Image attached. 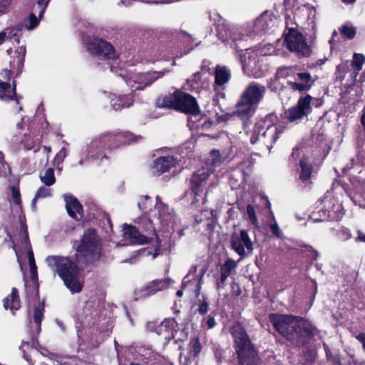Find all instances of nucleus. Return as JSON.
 <instances>
[{"mask_svg": "<svg viewBox=\"0 0 365 365\" xmlns=\"http://www.w3.org/2000/svg\"><path fill=\"white\" fill-rule=\"evenodd\" d=\"M191 350L197 356L201 351L202 347L198 338H194L190 341Z\"/></svg>", "mask_w": 365, "mask_h": 365, "instance_id": "864d4df0", "label": "nucleus"}, {"mask_svg": "<svg viewBox=\"0 0 365 365\" xmlns=\"http://www.w3.org/2000/svg\"><path fill=\"white\" fill-rule=\"evenodd\" d=\"M177 101V91L173 93H169L158 98L156 105L159 108H172L175 109V103Z\"/></svg>", "mask_w": 365, "mask_h": 365, "instance_id": "72a5a7b5", "label": "nucleus"}, {"mask_svg": "<svg viewBox=\"0 0 365 365\" xmlns=\"http://www.w3.org/2000/svg\"><path fill=\"white\" fill-rule=\"evenodd\" d=\"M39 178L41 182L47 187L53 185L56 182L54 170L51 168L46 169L44 173L40 175Z\"/></svg>", "mask_w": 365, "mask_h": 365, "instance_id": "ea45409f", "label": "nucleus"}, {"mask_svg": "<svg viewBox=\"0 0 365 365\" xmlns=\"http://www.w3.org/2000/svg\"><path fill=\"white\" fill-rule=\"evenodd\" d=\"M0 163L4 168L5 167V165H6V167L9 169V165L6 164V163L4 160V154L1 151H0Z\"/></svg>", "mask_w": 365, "mask_h": 365, "instance_id": "774afa93", "label": "nucleus"}, {"mask_svg": "<svg viewBox=\"0 0 365 365\" xmlns=\"http://www.w3.org/2000/svg\"><path fill=\"white\" fill-rule=\"evenodd\" d=\"M302 11L305 12L308 14V19L312 20L313 22V19L315 18L316 10L314 7L309 6H304L302 8Z\"/></svg>", "mask_w": 365, "mask_h": 365, "instance_id": "4d7b16f0", "label": "nucleus"}, {"mask_svg": "<svg viewBox=\"0 0 365 365\" xmlns=\"http://www.w3.org/2000/svg\"><path fill=\"white\" fill-rule=\"evenodd\" d=\"M15 98L16 103H19L20 97L16 93V84L13 83V86L6 82H0V99L3 101H9Z\"/></svg>", "mask_w": 365, "mask_h": 365, "instance_id": "cd10ccee", "label": "nucleus"}, {"mask_svg": "<svg viewBox=\"0 0 365 365\" xmlns=\"http://www.w3.org/2000/svg\"><path fill=\"white\" fill-rule=\"evenodd\" d=\"M86 44L88 50L93 55L103 56L106 59H114L118 57V53L114 47L104 40L94 38Z\"/></svg>", "mask_w": 365, "mask_h": 365, "instance_id": "6ab92c4d", "label": "nucleus"}, {"mask_svg": "<svg viewBox=\"0 0 365 365\" xmlns=\"http://www.w3.org/2000/svg\"><path fill=\"white\" fill-rule=\"evenodd\" d=\"M50 0H36V6H34V10L38 9V16L41 19L45 11L46 8L48 6Z\"/></svg>", "mask_w": 365, "mask_h": 365, "instance_id": "3c124183", "label": "nucleus"}, {"mask_svg": "<svg viewBox=\"0 0 365 365\" xmlns=\"http://www.w3.org/2000/svg\"><path fill=\"white\" fill-rule=\"evenodd\" d=\"M38 21L34 14H31L29 16L24 19L23 26L27 30H31L37 26Z\"/></svg>", "mask_w": 365, "mask_h": 365, "instance_id": "49530a36", "label": "nucleus"}, {"mask_svg": "<svg viewBox=\"0 0 365 365\" xmlns=\"http://www.w3.org/2000/svg\"><path fill=\"white\" fill-rule=\"evenodd\" d=\"M340 32L348 39H352L356 36V29L351 24H344L341 26Z\"/></svg>", "mask_w": 365, "mask_h": 365, "instance_id": "a18cd8bd", "label": "nucleus"}, {"mask_svg": "<svg viewBox=\"0 0 365 365\" xmlns=\"http://www.w3.org/2000/svg\"><path fill=\"white\" fill-rule=\"evenodd\" d=\"M132 4V0H120L118 2V6H130Z\"/></svg>", "mask_w": 365, "mask_h": 365, "instance_id": "338daca9", "label": "nucleus"}, {"mask_svg": "<svg viewBox=\"0 0 365 365\" xmlns=\"http://www.w3.org/2000/svg\"><path fill=\"white\" fill-rule=\"evenodd\" d=\"M178 159L173 155L161 156L156 158L151 166L150 171L153 175L159 176L170 170L178 163Z\"/></svg>", "mask_w": 365, "mask_h": 365, "instance_id": "5701e85b", "label": "nucleus"}, {"mask_svg": "<svg viewBox=\"0 0 365 365\" xmlns=\"http://www.w3.org/2000/svg\"><path fill=\"white\" fill-rule=\"evenodd\" d=\"M135 226L125 225L124 237L132 244H145L155 235L156 228L153 222L147 215H143L135 220Z\"/></svg>", "mask_w": 365, "mask_h": 365, "instance_id": "6e6552de", "label": "nucleus"}, {"mask_svg": "<svg viewBox=\"0 0 365 365\" xmlns=\"http://www.w3.org/2000/svg\"><path fill=\"white\" fill-rule=\"evenodd\" d=\"M3 303L4 308L6 309H9L11 312L20 309L21 302L18 289L15 287H13L11 289V294L4 299Z\"/></svg>", "mask_w": 365, "mask_h": 365, "instance_id": "7c9ffc66", "label": "nucleus"}, {"mask_svg": "<svg viewBox=\"0 0 365 365\" xmlns=\"http://www.w3.org/2000/svg\"><path fill=\"white\" fill-rule=\"evenodd\" d=\"M43 310H44V304L43 303H40L38 307H36L34 312V323H35V329L34 330L31 338L34 340L36 336L41 331V323L43 317Z\"/></svg>", "mask_w": 365, "mask_h": 365, "instance_id": "f704fd0d", "label": "nucleus"}, {"mask_svg": "<svg viewBox=\"0 0 365 365\" xmlns=\"http://www.w3.org/2000/svg\"><path fill=\"white\" fill-rule=\"evenodd\" d=\"M153 216L161 228L168 232L173 229L174 225L177 223L178 220L173 209L163 203L158 196L156 197V203L153 211Z\"/></svg>", "mask_w": 365, "mask_h": 365, "instance_id": "9b49d317", "label": "nucleus"}, {"mask_svg": "<svg viewBox=\"0 0 365 365\" xmlns=\"http://www.w3.org/2000/svg\"><path fill=\"white\" fill-rule=\"evenodd\" d=\"M133 100L131 95L115 96L110 100V105L115 110L129 108L133 105Z\"/></svg>", "mask_w": 365, "mask_h": 365, "instance_id": "2f4dec72", "label": "nucleus"}, {"mask_svg": "<svg viewBox=\"0 0 365 365\" xmlns=\"http://www.w3.org/2000/svg\"><path fill=\"white\" fill-rule=\"evenodd\" d=\"M336 235L343 241H346L351 239L352 236L351 231L348 228L344 227L337 230Z\"/></svg>", "mask_w": 365, "mask_h": 365, "instance_id": "8fccbe9b", "label": "nucleus"}, {"mask_svg": "<svg viewBox=\"0 0 365 365\" xmlns=\"http://www.w3.org/2000/svg\"><path fill=\"white\" fill-rule=\"evenodd\" d=\"M212 73L207 66H202L200 71H197L186 80L182 88L191 92H200V90L208 88Z\"/></svg>", "mask_w": 365, "mask_h": 365, "instance_id": "ddd939ff", "label": "nucleus"}, {"mask_svg": "<svg viewBox=\"0 0 365 365\" xmlns=\"http://www.w3.org/2000/svg\"><path fill=\"white\" fill-rule=\"evenodd\" d=\"M13 0H0V15L7 12Z\"/></svg>", "mask_w": 365, "mask_h": 365, "instance_id": "13d9d810", "label": "nucleus"}, {"mask_svg": "<svg viewBox=\"0 0 365 365\" xmlns=\"http://www.w3.org/2000/svg\"><path fill=\"white\" fill-rule=\"evenodd\" d=\"M26 55L25 46H19L14 52V59L10 61L11 70L17 73L21 71L24 66V57Z\"/></svg>", "mask_w": 365, "mask_h": 365, "instance_id": "c756f323", "label": "nucleus"}, {"mask_svg": "<svg viewBox=\"0 0 365 365\" xmlns=\"http://www.w3.org/2000/svg\"><path fill=\"white\" fill-rule=\"evenodd\" d=\"M257 107L242 96L236 104L235 113L242 118H248L255 112Z\"/></svg>", "mask_w": 365, "mask_h": 365, "instance_id": "bb28decb", "label": "nucleus"}, {"mask_svg": "<svg viewBox=\"0 0 365 365\" xmlns=\"http://www.w3.org/2000/svg\"><path fill=\"white\" fill-rule=\"evenodd\" d=\"M276 20L277 19H274V21L272 17L267 14L261 15L255 21V33L267 31L275 26Z\"/></svg>", "mask_w": 365, "mask_h": 365, "instance_id": "c85d7f7f", "label": "nucleus"}, {"mask_svg": "<svg viewBox=\"0 0 365 365\" xmlns=\"http://www.w3.org/2000/svg\"><path fill=\"white\" fill-rule=\"evenodd\" d=\"M312 215L314 222H322L327 220H339L344 215L341 205L332 197L331 195H326L319 202Z\"/></svg>", "mask_w": 365, "mask_h": 365, "instance_id": "1a4fd4ad", "label": "nucleus"}, {"mask_svg": "<svg viewBox=\"0 0 365 365\" xmlns=\"http://www.w3.org/2000/svg\"><path fill=\"white\" fill-rule=\"evenodd\" d=\"M236 354L240 365H259V358L244 327L240 324L231 328Z\"/></svg>", "mask_w": 365, "mask_h": 365, "instance_id": "39448f33", "label": "nucleus"}, {"mask_svg": "<svg viewBox=\"0 0 365 365\" xmlns=\"http://www.w3.org/2000/svg\"><path fill=\"white\" fill-rule=\"evenodd\" d=\"M197 266H192L188 274L184 277L182 281V285L185 286L186 284L190 283L191 281L194 279V276L197 272Z\"/></svg>", "mask_w": 365, "mask_h": 365, "instance_id": "5fc2aeb1", "label": "nucleus"}, {"mask_svg": "<svg viewBox=\"0 0 365 365\" xmlns=\"http://www.w3.org/2000/svg\"><path fill=\"white\" fill-rule=\"evenodd\" d=\"M204 274H205V272L202 271L200 274V278H199V280H198V284L197 285V294H199L200 292V290L201 289V284H202L203 281H202V278H203V276H204Z\"/></svg>", "mask_w": 365, "mask_h": 365, "instance_id": "69168bd1", "label": "nucleus"}, {"mask_svg": "<svg viewBox=\"0 0 365 365\" xmlns=\"http://www.w3.org/2000/svg\"><path fill=\"white\" fill-rule=\"evenodd\" d=\"M284 43L291 52L299 56H309L311 54V48L307 43L304 36L294 29H289Z\"/></svg>", "mask_w": 365, "mask_h": 365, "instance_id": "f8f14e48", "label": "nucleus"}, {"mask_svg": "<svg viewBox=\"0 0 365 365\" xmlns=\"http://www.w3.org/2000/svg\"><path fill=\"white\" fill-rule=\"evenodd\" d=\"M101 239L94 229L86 230L76 249L75 257L79 263H92L101 256Z\"/></svg>", "mask_w": 365, "mask_h": 365, "instance_id": "0eeeda50", "label": "nucleus"}, {"mask_svg": "<svg viewBox=\"0 0 365 365\" xmlns=\"http://www.w3.org/2000/svg\"><path fill=\"white\" fill-rule=\"evenodd\" d=\"M206 324L207 325V327L209 329H212L215 327V319L214 317H210L206 321Z\"/></svg>", "mask_w": 365, "mask_h": 365, "instance_id": "0e129e2a", "label": "nucleus"}, {"mask_svg": "<svg viewBox=\"0 0 365 365\" xmlns=\"http://www.w3.org/2000/svg\"><path fill=\"white\" fill-rule=\"evenodd\" d=\"M208 311V304L207 302H202L200 304L198 312L200 314H205Z\"/></svg>", "mask_w": 365, "mask_h": 365, "instance_id": "680f3d73", "label": "nucleus"}, {"mask_svg": "<svg viewBox=\"0 0 365 365\" xmlns=\"http://www.w3.org/2000/svg\"><path fill=\"white\" fill-rule=\"evenodd\" d=\"M276 118L275 115H269L264 118L257 120L252 129L247 131L250 143L255 144L259 141L270 149L283 132V129L279 125L274 123Z\"/></svg>", "mask_w": 365, "mask_h": 365, "instance_id": "20e7f679", "label": "nucleus"}, {"mask_svg": "<svg viewBox=\"0 0 365 365\" xmlns=\"http://www.w3.org/2000/svg\"><path fill=\"white\" fill-rule=\"evenodd\" d=\"M237 263L232 259H227L220 268V281L224 283L232 272L236 268Z\"/></svg>", "mask_w": 365, "mask_h": 365, "instance_id": "c9c22d12", "label": "nucleus"}, {"mask_svg": "<svg viewBox=\"0 0 365 365\" xmlns=\"http://www.w3.org/2000/svg\"><path fill=\"white\" fill-rule=\"evenodd\" d=\"M178 38L184 44H186V45H190L192 43V37L189 34L185 33V32H180L178 34Z\"/></svg>", "mask_w": 365, "mask_h": 365, "instance_id": "bf43d9fd", "label": "nucleus"}, {"mask_svg": "<svg viewBox=\"0 0 365 365\" xmlns=\"http://www.w3.org/2000/svg\"><path fill=\"white\" fill-rule=\"evenodd\" d=\"M266 92L264 86L253 82L250 83L242 93V96L257 107L259 102L262 100Z\"/></svg>", "mask_w": 365, "mask_h": 365, "instance_id": "b1692460", "label": "nucleus"}, {"mask_svg": "<svg viewBox=\"0 0 365 365\" xmlns=\"http://www.w3.org/2000/svg\"><path fill=\"white\" fill-rule=\"evenodd\" d=\"M175 321L174 319H166L163 320L160 327V333H162L163 331L168 333V335L170 334H173V331L175 327Z\"/></svg>", "mask_w": 365, "mask_h": 365, "instance_id": "37998d69", "label": "nucleus"}, {"mask_svg": "<svg viewBox=\"0 0 365 365\" xmlns=\"http://www.w3.org/2000/svg\"><path fill=\"white\" fill-rule=\"evenodd\" d=\"M313 98L310 95L300 97L297 103L285 112V116L289 122L302 119L312 112L311 102Z\"/></svg>", "mask_w": 365, "mask_h": 365, "instance_id": "f3484780", "label": "nucleus"}, {"mask_svg": "<svg viewBox=\"0 0 365 365\" xmlns=\"http://www.w3.org/2000/svg\"><path fill=\"white\" fill-rule=\"evenodd\" d=\"M246 213L250 222L256 227H259L257 217L254 207L251 205H248L246 208Z\"/></svg>", "mask_w": 365, "mask_h": 365, "instance_id": "de8ad7c7", "label": "nucleus"}, {"mask_svg": "<svg viewBox=\"0 0 365 365\" xmlns=\"http://www.w3.org/2000/svg\"><path fill=\"white\" fill-rule=\"evenodd\" d=\"M217 35L222 41L231 39L235 42L247 41L249 36L252 37V36L251 34L250 35L245 34L243 28L225 24L218 25Z\"/></svg>", "mask_w": 365, "mask_h": 365, "instance_id": "aec40b11", "label": "nucleus"}, {"mask_svg": "<svg viewBox=\"0 0 365 365\" xmlns=\"http://www.w3.org/2000/svg\"><path fill=\"white\" fill-rule=\"evenodd\" d=\"M365 63V56L360 53H354L351 61V66L356 74L362 69V66Z\"/></svg>", "mask_w": 365, "mask_h": 365, "instance_id": "79ce46f5", "label": "nucleus"}, {"mask_svg": "<svg viewBox=\"0 0 365 365\" xmlns=\"http://www.w3.org/2000/svg\"><path fill=\"white\" fill-rule=\"evenodd\" d=\"M299 328L300 332L304 333L307 336L315 334L316 328L310 323V322L296 317V329Z\"/></svg>", "mask_w": 365, "mask_h": 365, "instance_id": "e433bc0d", "label": "nucleus"}, {"mask_svg": "<svg viewBox=\"0 0 365 365\" xmlns=\"http://www.w3.org/2000/svg\"><path fill=\"white\" fill-rule=\"evenodd\" d=\"M20 230L17 234L10 235V238L13 242V248L16 252L18 262L20 268L23 270L22 259L26 257L29 260L30 272L33 279V291L32 293L37 294L38 287L35 283V279L37 276V267L35 264V259L31 247L29 240L27 227L24 222V218L19 217Z\"/></svg>", "mask_w": 365, "mask_h": 365, "instance_id": "7ed1b4c3", "label": "nucleus"}, {"mask_svg": "<svg viewBox=\"0 0 365 365\" xmlns=\"http://www.w3.org/2000/svg\"><path fill=\"white\" fill-rule=\"evenodd\" d=\"M236 354L240 365H259V358L244 327L240 324L231 328Z\"/></svg>", "mask_w": 365, "mask_h": 365, "instance_id": "423d86ee", "label": "nucleus"}, {"mask_svg": "<svg viewBox=\"0 0 365 365\" xmlns=\"http://www.w3.org/2000/svg\"><path fill=\"white\" fill-rule=\"evenodd\" d=\"M271 214H272V220H273V222L270 223L269 224V227H270V229L272 232V233L278 238H281L282 237V232L279 227V225H277L276 220H275V218L273 215V212L271 211Z\"/></svg>", "mask_w": 365, "mask_h": 365, "instance_id": "603ef678", "label": "nucleus"}, {"mask_svg": "<svg viewBox=\"0 0 365 365\" xmlns=\"http://www.w3.org/2000/svg\"><path fill=\"white\" fill-rule=\"evenodd\" d=\"M46 262L48 266L58 274L72 293H78L82 290L83 283L80 279L79 269L70 258L48 256Z\"/></svg>", "mask_w": 365, "mask_h": 365, "instance_id": "f03ea898", "label": "nucleus"}, {"mask_svg": "<svg viewBox=\"0 0 365 365\" xmlns=\"http://www.w3.org/2000/svg\"><path fill=\"white\" fill-rule=\"evenodd\" d=\"M239 58L245 73L255 78L259 76L256 71V66L259 58L258 51L252 48L241 50Z\"/></svg>", "mask_w": 365, "mask_h": 365, "instance_id": "a211bd4d", "label": "nucleus"}, {"mask_svg": "<svg viewBox=\"0 0 365 365\" xmlns=\"http://www.w3.org/2000/svg\"><path fill=\"white\" fill-rule=\"evenodd\" d=\"M173 280L170 278L155 279L137 291L139 297H148L170 286Z\"/></svg>", "mask_w": 365, "mask_h": 365, "instance_id": "4be33fe9", "label": "nucleus"}, {"mask_svg": "<svg viewBox=\"0 0 365 365\" xmlns=\"http://www.w3.org/2000/svg\"><path fill=\"white\" fill-rule=\"evenodd\" d=\"M297 68L294 66H282L277 69L276 76L278 78H293L296 76Z\"/></svg>", "mask_w": 365, "mask_h": 365, "instance_id": "58836bf2", "label": "nucleus"}, {"mask_svg": "<svg viewBox=\"0 0 365 365\" xmlns=\"http://www.w3.org/2000/svg\"><path fill=\"white\" fill-rule=\"evenodd\" d=\"M138 205L139 209L143 211L150 209L152 205L150 197L148 195L141 196L138 202Z\"/></svg>", "mask_w": 365, "mask_h": 365, "instance_id": "09e8293b", "label": "nucleus"}, {"mask_svg": "<svg viewBox=\"0 0 365 365\" xmlns=\"http://www.w3.org/2000/svg\"><path fill=\"white\" fill-rule=\"evenodd\" d=\"M168 72V70L164 69L161 71L130 73L125 81L133 91L143 90L147 86H150L153 82L162 78L165 73Z\"/></svg>", "mask_w": 365, "mask_h": 365, "instance_id": "9d476101", "label": "nucleus"}, {"mask_svg": "<svg viewBox=\"0 0 365 365\" xmlns=\"http://www.w3.org/2000/svg\"><path fill=\"white\" fill-rule=\"evenodd\" d=\"M19 29L14 27H9L0 32V43H3L8 38H12L17 36Z\"/></svg>", "mask_w": 365, "mask_h": 365, "instance_id": "c03bdc74", "label": "nucleus"}, {"mask_svg": "<svg viewBox=\"0 0 365 365\" xmlns=\"http://www.w3.org/2000/svg\"><path fill=\"white\" fill-rule=\"evenodd\" d=\"M66 156V150L65 148H62L59 152L56 154L55 157V160L58 163H61L63 161L64 158Z\"/></svg>", "mask_w": 365, "mask_h": 365, "instance_id": "052dcab7", "label": "nucleus"}, {"mask_svg": "<svg viewBox=\"0 0 365 365\" xmlns=\"http://www.w3.org/2000/svg\"><path fill=\"white\" fill-rule=\"evenodd\" d=\"M231 247L241 258H244L252 253L254 245L247 232L242 230L232 235Z\"/></svg>", "mask_w": 365, "mask_h": 365, "instance_id": "4468645a", "label": "nucleus"}, {"mask_svg": "<svg viewBox=\"0 0 365 365\" xmlns=\"http://www.w3.org/2000/svg\"><path fill=\"white\" fill-rule=\"evenodd\" d=\"M360 123L362 128V130L365 135V108L363 109L362 113L360 116Z\"/></svg>", "mask_w": 365, "mask_h": 365, "instance_id": "e2e57ef3", "label": "nucleus"}, {"mask_svg": "<svg viewBox=\"0 0 365 365\" xmlns=\"http://www.w3.org/2000/svg\"><path fill=\"white\" fill-rule=\"evenodd\" d=\"M175 106V110L189 113L193 117H197L200 113L195 98L180 90H177V101Z\"/></svg>", "mask_w": 365, "mask_h": 365, "instance_id": "dca6fc26", "label": "nucleus"}, {"mask_svg": "<svg viewBox=\"0 0 365 365\" xmlns=\"http://www.w3.org/2000/svg\"><path fill=\"white\" fill-rule=\"evenodd\" d=\"M11 195H12V200L16 205L21 207V200L19 190L16 189L14 186L11 187Z\"/></svg>", "mask_w": 365, "mask_h": 365, "instance_id": "6e6d98bb", "label": "nucleus"}, {"mask_svg": "<svg viewBox=\"0 0 365 365\" xmlns=\"http://www.w3.org/2000/svg\"><path fill=\"white\" fill-rule=\"evenodd\" d=\"M269 320L274 328L284 337L290 339L296 331V317L292 315L270 314Z\"/></svg>", "mask_w": 365, "mask_h": 365, "instance_id": "2eb2a0df", "label": "nucleus"}, {"mask_svg": "<svg viewBox=\"0 0 365 365\" xmlns=\"http://www.w3.org/2000/svg\"><path fill=\"white\" fill-rule=\"evenodd\" d=\"M213 171L212 166L206 164L205 166L193 173L190 179V185L191 190L195 195L202 192L203 187Z\"/></svg>", "mask_w": 365, "mask_h": 365, "instance_id": "412c9836", "label": "nucleus"}, {"mask_svg": "<svg viewBox=\"0 0 365 365\" xmlns=\"http://www.w3.org/2000/svg\"><path fill=\"white\" fill-rule=\"evenodd\" d=\"M314 82V81L309 73L297 72L294 81L289 80L287 84L292 90L302 92L309 91L313 86Z\"/></svg>", "mask_w": 365, "mask_h": 365, "instance_id": "393cba45", "label": "nucleus"}, {"mask_svg": "<svg viewBox=\"0 0 365 365\" xmlns=\"http://www.w3.org/2000/svg\"><path fill=\"white\" fill-rule=\"evenodd\" d=\"M300 165V172H299V178L303 182H307L309 180L312 171V167L309 163L307 158H302L299 163Z\"/></svg>", "mask_w": 365, "mask_h": 365, "instance_id": "4c0bfd02", "label": "nucleus"}, {"mask_svg": "<svg viewBox=\"0 0 365 365\" xmlns=\"http://www.w3.org/2000/svg\"><path fill=\"white\" fill-rule=\"evenodd\" d=\"M51 195V189L45 186L40 187L36 192L35 197L31 202V207L36 209V200L38 198H44Z\"/></svg>", "mask_w": 365, "mask_h": 365, "instance_id": "a19ab883", "label": "nucleus"}, {"mask_svg": "<svg viewBox=\"0 0 365 365\" xmlns=\"http://www.w3.org/2000/svg\"><path fill=\"white\" fill-rule=\"evenodd\" d=\"M231 76L230 71L225 66H217L215 73V83L221 86L227 83Z\"/></svg>", "mask_w": 365, "mask_h": 365, "instance_id": "473e14b6", "label": "nucleus"}, {"mask_svg": "<svg viewBox=\"0 0 365 365\" xmlns=\"http://www.w3.org/2000/svg\"><path fill=\"white\" fill-rule=\"evenodd\" d=\"M140 136H134L129 132L118 133H103L91 140L81 153L79 165H83L85 161L102 160L107 158L106 150L117 148L123 144L135 142Z\"/></svg>", "mask_w": 365, "mask_h": 365, "instance_id": "f257e3e1", "label": "nucleus"}, {"mask_svg": "<svg viewBox=\"0 0 365 365\" xmlns=\"http://www.w3.org/2000/svg\"><path fill=\"white\" fill-rule=\"evenodd\" d=\"M68 214L73 219L79 220L83 217V207L78 200L70 195H64Z\"/></svg>", "mask_w": 365, "mask_h": 365, "instance_id": "a878e982", "label": "nucleus"}]
</instances>
